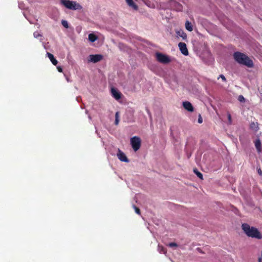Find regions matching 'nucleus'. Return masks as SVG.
I'll list each match as a JSON object with an SVG mask.
<instances>
[{"label": "nucleus", "instance_id": "f257e3e1", "mask_svg": "<svg viewBox=\"0 0 262 262\" xmlns=\"http://www.w3.org/2000/svg\"><path fill=\"white\" fill-rule=\"evenodd\" d=\"M234 60L238 63L247 66L248 68L253 67V61L246 54L240 52H235L233 53Z\"/></svg>", "mask_w": 262, "mask_h": 262}, {"label": "nucleus", "instance_id": "f03ea898", "mask_svg": "<svg viewBox=\"0 0 262 262\" xmlns=\"http://www.w3.org/2000/svg\"><path fill=\"white\" fill-rule=\"evenodd\" d=\"M242 230L244 233L249 237L256 238L257 239H261L262 235L258 230L254 227H251L247 223H244L242 225Z\"/></svg>", "mask_w": 262, "mask_h": 262}, {"label": "nucleus", "instance_id": "7ed1b4c3", "mask_svg": "<svg viewBox=\"0 0 262 262\" xmlns=\"http://www.w3.org/2000/svg\"><path fill=\"white\" fill-rule=\"evenodd\" d=\"M60 2L64 7L70 10H81L82 8V7L79 3L75 1L60 0Z\"/></svg>", "mask_w": 262, "mask_h": 262}, {"label": "nucleus", "instance_id": "20e7f679", "mask_svg": "<svg viewBox=\"0 0 262 262\" xmlns=\"http://www.w3.org/2000/svg\"><path fill=\"white\" fill-rule=\"evenodd\" d=\"M130 144L133 149L136 151L141 147V140L140 137L134 136L130 139Z\"/></svg>", "mask_w": 262, "mask_h": 262}, {"label": "nucleus", "instance_id": "39448f33", "mask_svg": "<svg viewBox=\"0 0 262 262\" xmlns=\"http://www.w3.org/2000/svg\"><path fill=\"white\" fill-rule=\"evenodd\" d=\"M157 60L162 63H168L170 61V59L169 57L161 53H157L156 54Z\"/></svg>", "mask_w": 262, "mask_h": 262}, {"label": "nucleus", "instance_id": "423d86ee", "mask_svg": "<svg viewBox=\"0 0 262 262\" xmlns=\"http://www.w3.org/2000/svg\"><path fill=\"white\" fill-rule=\"evenodd\" d=\"M103 57V56L101 54H92L89 55L88 61L89 62L96 63L102 60Z\"/></svg>", "mask_w": 262, "mask_h": 262}, {"label": "nucleus", "instance_id": "0eeeda50", "mask_svg": "<svg viewBox=\"0 0 262 262\" xmlns=\"http://www.w3.org/2000/svg\"><path fill=\"white\" fill-rule=\"evenodd\" d=\"M178 46L181 53L183 55L186 56L188 55L189 52L185 43L181 42L178 44Z\"/></svg>", "mask_w": 262, "mask_h": 262}, {"label": "nucleus", "instance_id": "6e6552de", "mask_svg": "<svg viewBox=\"0 0 262 262\" xmlns=\"http://www.w3.org/2000/svg\"><path fill=\"white\" fill-rule=\"evenodd\" d=\"M117 155L118 159L121 161L125 162H129V160H128V158L126 157V155L119 149H118V151Z\"/></svg>", "mask_w": 262, "mask_h": 262}, {"label": "nucleus", "instance_id": "1a4fd4ad", "mask_svg": "<svg viewBox=\"0 0 262 262\" xmlns=\"http://www.w3.org/2000/svg\"><path fill=\"white\" fill-rule=\"evenodd\" d=\"M170 6L177 11H181L182 10V6L180 3L175 1H170Z\"/></svg>", "mask_w": 262, "mask_h": 262}, {"label": "nucleus", "instance_id": "9d476101", "mask_svg": "<svg viewBox=\"0 0 262 262\" xmlns=\"http://www.w3.org/2000/svg\"><path fill=\"white\" fill-rule=\"evenodd\" d=\"M183 106L185 110L187 111L192 112L194 110V108L191 103L188 101H185L183 103Z\"/></svg>", "mask_w": 262, "mask_h": 262}, {"label": "nucleus", "instance_id": "9b49d317", "mask_svg": "<svg viewBox=\"0 0 262 262\" xmlns=\"http://www.w3.org/2000/svg\"><path fill=\"white\" fill-rule=\"evenodd\" d=\"M111 93L113 97L116 100H119L121 98V94L116 89L112 88L111 89Z\"/></svg>", "mask_w": 262, "mask_h": 262}, {"label": "nucleus", "instance_id": "f8f14e48", "mask_svg": "<svg viewBox=\"0 0 262 262\" xmlns=\"http://www.w3.org/2000/svg\"><path fill=\"white\" fill-rule=\"evenodd\" d=\"M47 55L49 58L50 59V61L52 63V64L54 66H56L58 63L57 60L55 58L54 55L49 52H47Z\"/></svg>", "mask_w": 262, "mask_h": 262}, {"label": "nucleus", "instance_id": "ddd939ff", "mask_svg": "<svg viewBox=\"0 0 262 262\" xmlns=\"http://www.w3.org/2000/svg\"><path fill=\"white\" fill-rule=\"evenodd\" d=\"M127 5L133 9L137 10L138 9V6L134 2L133 0H125Z\"/></svg>", "mask_w": 262, "mask_h": 262}, {"label": "nucleus", "instance_id": "4468645a", "mask_svg": "<svg viewBox=\"0 0 262 262\" xmlns=\"http://www.w3.org/2000/svg\"><path fill=\"white\" fill-rule=\"evenodd\" d=\"M255 146L257 149V151L258 152H261V142L259 139H257L255 141Z\"/></svg>", "mask_w": 262, "mask_h": 262}, {"label": "nucleus", "instance_id": "2eb2a0df", "mask_svg": "<svg viewBox=\"0 0 262 262\" xmlns=\"http://www.w3.org/2000/svg\"><path fill=\"white\" fill-rule=\"evenodd\" d=\"M176 33L178 36L182 37L183 39H186L187 38V34L183 30L178 31Z\"/></svg>", "mask_w": 262, "mask_h": 262}, {"label": "nucleus", "instance_id": "dca6fc26", "mask_svg": "<svg viewBox=\"0 0 262 262\" xmlns=\"http://www.w3.org/2000/svg\"><path fill=\"white\" fill-rule=\"evenodd\" d=\"M88 37L89 40L92 42L95 41L98 39V37L93 33L89 34Z\"/></svg>", "mask_w": 262, "mask_h": 262}, {"label": "nucleus", "instance_id": "f3484780", "mask_svg": "<svg viewBox=\"0 0 262 262\" xmlns=\"http://www.w3.org/2000/svg\"><path fill=\"white\" fill-rule=\"evenodd\" d=\"M185 27L186 29L189 31H192L193 30V27L191 23L188 20L186 21Z\"/></svg>", "mask_w": 262, "mask_h": 262}, {"label": "nucleus", "instance_id": "a211bd4d", "mask_svg": "<svg viewBox=\"0 0 262 262\" xmlns=\"http://www.w3.org/2000/svg\"><path fill=\"white\" fill-rule=\"evenodd\" d=\"M250 127L255 131H257L258 129V124L257 123L252 122L250 125Z\"/></svg>", "mask_w": 262, "mask_h": 262}, {"label": "nucleus", "instance_id": "6ab92c4d", "mask_svg": "<svg viewBox=\"0 0 262 262\" xmlns=\"http://www.w3.org/2000/svg\"><path fill=\"white\" fill-rule=\"evenodd\" d=\"M158 251L161 253L166 254L167 252V250L162 245H158Z\"/></svg>", "mask_w": 262, "mask_h": 262}, {"label": "nucleus", "instance_id": "aec40b11", "mask_svg": "<svg viewBox=\"0 0 262 262\" xmlns=\"http://www.w3.org/2000/svg\"><path fill=\"white\" fill-rule=\"evenodd\" d=\"M119 122V112H117L115 114V124L117 125Z\"/></svg>", "mask_w": 262, "mask_h": 262}, {"label": "nucleus", "instance_id": "412c9836", "mask_svg": "<svg viewBox=\"0 0 262 262\" xmlns=\"http://www.w3.org/2000/svg\"><path fill=\"white\" fill-rule=\"evenodd\" d=\"M193 171L200 179H203V174L196 168L194 169Z\"/></svg>", "mask_w": 262, "mask_h": 262}, {"label": "nucleus", "instance_id": "4be33fe9", "mask_svg": "<svg viewBox=\"0 0 262 262\" xmlns=\"http://www.w3.org/2000/svg\"><path fill=\"white\" fill-rule=\"evenodd\" d=\"M61 24L64 28H69V25H68V23L67 21H66L65 20H62L61 21Z\"/></svg>", "mask_w": 262, "mask_h": 262}, {"label": "nucleus", "instance_id": "5701e85b", "mask_svg": "<svg viewBox=\"0 0 262 262\" xmlns=\"http://www.w3.org/2000/svg\"><path fill=\"white\" fill-rule=\"evenodd\" d=\"M133 207L134 208L135 211L136 213H137L138 214H141L140 210V209L138 207H137V206H136L134 205L133 206Z\"/></svg>", "mask_w": 262, "mask_h": 262}, {"label": "nucleus", "instance_id": "b1692460", "mask_svg": "<svg viewBox=\"0 0 262 262\" xmlns=\"http://www.w3.org/2000/svg\"><path fill=\"white\" fill-rule=\"evenodd\" d=\"M34 37L35 38H38L39 37H41L42 35L38 32H35L33 33Z\"/></svg>", "mask_w": 262, "mask_h": 262}, {"label": "nucleus", "instance_id": "393cba45", "mask_svg": "<svg viewBox=\"0 0 262 262\" xmlns=\"http://www.w3.org/2000/svg\"><path fill=\"white\" fill-rule=\"evenodd\" d=\"M238 100L240 101V102H245V99L244 98V97H243V96L242 95H239L238 96Z\"/></svg>", "mask_w": 262, "mask_h": 262}, {"label": "nucleus", "instance_id": "a878e982", "mask_svg": "<svg viewBox=\"0 0 262 262\" xmlns=\"http://www.w3.org/2000/svg\"><path fill=\"white\" fill-rule=\"evenodd\" d=\"M168 246L170 247H178V244L176 243H170Z\"/></svg>", "mask_w": 262, "mask_h": 262}, {"label": "nucleus", "instance_id": "bb28decb", "mask_svg": "<svg viewBox=\"0 0 262 262\" xmlns=\"http://www.w3.org/2000/svg\"><path fill=\"white\" fill-rule=\"evenodd\" d=\"M228 119L229 123L231 124L232 122V118H231V115L230 114H228Z\"/></svg>", "mask_w": 262, "mask_h": 262}, {"label": "nucleus", "instance_id": "cd10ccee", "mask_svg": "<svg viewBox=\"0 0 262 262\" xmlns=\"http://www.w3.org/2000/svg\"><path fill=\"white\" fill-rule=\"evenodd\" d=\"M202 122H203L202 118L201 117V115L200 114H199V118H198V123H202Z\"/></svg>", "mask_w": 262, "mask_h": 262}, {"label": "nucleus", "instance_id": "c85d7f7f", "mask_svg": "<svg viewBox=\"0 0 262 262\" xmlns=\"http://www.w3.org/2000/svg\"><path fill=\"white\" fill-rule=\"evenodd\" d=\"M220 77L221 78H222V79L224 81H226V79L225 78V77L223 75H220Z\"/></svg>", "mask_w": 262, "mask_h": 262}, {"label": "nucleus", "instance_id": "c756f323", "mask_svg": "<svg viewBox=\"0 0 262 262\" xmlns=\"http://www.w3.org/2000/svg\"><path fill=\"white\" fill-rule=\"evenodd\" d=\"M57 69L59 72H62V68L61 67H57Z\"/></svg>", "mask_w": 262, "mask_h": 262}, {"label": "nucleus", "instance_id": "7c9ffc66", "mask_svg": "<svg viewBox=\"0 0 262 262\" xmlns=\"http://www.w3.org/2000/svg\"><path fill=\"white\" fill-rule=\"evenodd\" d=\"M257 172L260 176H262V170L260 168L257 170Z\"/></svg>", "mask_w": 262, "mask_h": 262}]
</instances>
